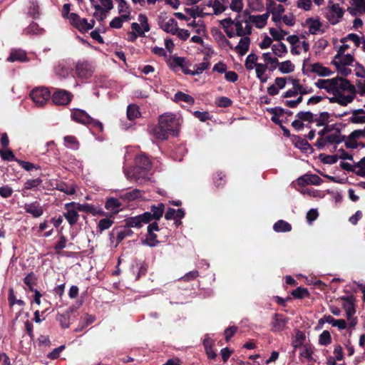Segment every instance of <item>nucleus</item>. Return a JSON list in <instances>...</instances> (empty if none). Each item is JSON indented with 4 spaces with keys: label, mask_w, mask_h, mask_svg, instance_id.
I'll list each match as a JSON object with an SVG mask.
<instances>
[{
    "label": "nucleus",
    "mask_w": 365,
    "mask_h": 365,
    "mask_svg": "<svg viewBox=\"0 0 365 365\" xmlns=\"http://www.w3.org/2000/svg\"><path fill=\"white\" fill-rule=\"evenodd\" d=\"M24 282L29 287L30 291H34V286L37 284V278L34 272H30L24 279Z\"/></svg>",
    "instance_id": "43"
},
{
    "label": "nucleus",
    "mask_w": 365,
    "mask_h": 365,
    "mask_svg": "<svg viewBox=\"0 0 365 365\" xmlns=\"http://www.w3.org/2000/svg\"><path fill=\"white\" fill-rule=\"evenodd\" d=\"M339 91H346L353 94H355L356 93L355 86L352 85L348 79L342 77H339Z\"/></svg>",
    "instance_id": "31"
},
{
    "label": "nucleus",
    "mask_w": 365,
    "mask_h": 365,
    "mask_svg": "<svg viewBox=\"0 0 365 365\" xmlns=\"http://www.w3.org/2000/svg\"><path fill=\"white\" fill-rule=\"evenodd\" d=\"M269 16V15L267 13L262 15H257V19L255 21L256 27L259 29L263 28L266 25Z\"/></svg>",
    "instance_id": "58"
},
{
    "label": "nucleus",
    "mask_w": 365,
    "mask_h": 365,
    "mask_svg": "<svg viewBox=\"0 0 365 365\" xmlns=\"http://www.w3.org/2000/svg\"><path fill=\"white\" fill-rule=\"evenodd\" d=\"M331 343V336L330 332L324 330L319 336V344L322 346H328Z\"/></svg>",
    "instance_id": "47"
},
{
    "label": "nucleus",
    "mask_w": 365,
    "mask_h": 365,
    "mask_svg": "<svg viewBox=\"0 0 365 365\" xmlns=\"http://www.w3.org/2000/svg\"><path fill=\"white\" fill-rule=\"evenodd\" d=\"M185 11L187 14L194 19H195L197 16L203 18L207 15V14L203 12V9L200 8L198 6H197L195 8H186Z\"/></svg>",
    "instance_id": "40"
},
{
    "label": "nucleus",
    "mask_w": 365,
    "mask_h": 365,
    "mask_svg": "<svg viewBox=\"0 0 365 365\" xmlns=\"http://www.w3.org/2000/svg\"><path fill=\"white\" fill-rule=\"evenodd\" d=\"M64 145L72 150H78L80 143L74 135H66L63 138Z\"/></svg>",
    "instance_id": "32"
},
{
    "label": "nucleus",
    "mask_w": 365,
    "mask_h": 365,
    "mask_svg": "<svg viewBox=\"0 0 365 365\" xmlns=\"http://www.w3.org/2000/svg\"><path fill=\"white\" fill-rule=\"evenodd\" d=\"M57 189L67 195H73L76 192V190L73 186H69L63 182L58 184Z\"/></svg>",
    "instance_id": "61"
},
{
    "label": "nucleus",
    "mask_w": 365,
    "mask_h": 365,
    "mask_svg": "<svg viewBox=\"0 0 365 365\" xmlns=\"http://www.w3.org/2000/svg\"><path fill=\"white\" fill-rule=\"evenodd\" d=\"M311 71L317 73L319 76H329L332 72L331 70L322 66L320 63H314L310 65Z\"/></svg>",
    "instance_id": "25"
},
{
    "label": "nucleus",
    "mask_w": 365,
    "mask_h": 365,
    "mask_svg": "<svg viewBox=\"0 0 365 365\" xmlns=\"http://www.w3.org/2000/svg\"><path fill=\"white\" fill-rule=\"evenodd\" d=\"M164 211L165 205L162 202L152 205L150 211L128 219L124 228L140 227L145 224H149L147 228H158L157 220L162 217Z\"/></svg>",
    "instance_id": "1"
},
{
    "label": "nucleus",
    "mask_w": 365,
    "mask_h": 365,
    "mask_svg": "<svg viewBox=\"0 0 365 365\" xmlns=\"http://www.w3.org/2000/svg\"><path fill=\"white\" fill-rule=\"evenodd\" d=\"M42 183V180L39 178L34 180H28L24 183V189L26 190H31L37 187Z\"/></svg>",
    "instance_id": "60"
},
{
    "label": "nucleus",
    "mask_w": 365,
    "mask_h": 365,
    "mask_svg": "<svg viewBox=\"0 0 365 365\" xmlns=\"http://www.w3.org/2000/svg\"><path fill=\"white\" fill-rule=\"evenodd\" d=\"M319 158L322 163H324L325 164L332 165L337 162V160L339 159V155H338L321 154L319 155Z\"/></svg>",
    "instance_id": "52"
},
{
    "label": "nucleus",
    "mask_w": 365,
    "mask_h": 365,
    "mask_svg": "<svg viewBox=\"0 0 365 365\" xmlns=\"http://www.w3.org/2000/svg\"><path fill=\"white\" fill-rule=\"evenodd\" d=\"M29 58L26 56V51L22 49H11L9 57L6 61L9 62H28Z\"/></svg>",
    "instance_id": "18"
},
{
    "label": "nucleus",
    "mask_w": 365,
    "mask_h": 365,
    "mask_svg": "<svg viewBox=\"0 0 365 365\" xmlns=\"http://www.w3.org/2000/svg\"><path fill=\"white\" fill-rule=\"evenodd\" d=\"M57 236L58 237V241L54 244L53 249L55 253L58 255L63 254V250L66 247L68 242V238L66 237L61 230L58 232Z\"/></svg>",
    "instance_id": "19"
},
{
    "label": "nucleus",
    "mask_w": 365,
    "mask_h": 365,
    "mask_svg": "<svg viewBox=\"0 0 365 365\" xmlns=\"http://www.w3.org/2000/svg\"><path fill=\"white\" fill-rule=\"evenodd\" d=\"M185 212L183 209H178L175 210L173 208H168L165 214V218L168 220H173L174 225L176 227H178L182 225L181 220L185 217Z\"/></svg>",
    "instance_id": "9"
},
{
    "label": "nucleus",
    "mask_w": 365,
    "mask_h": 365,
    "mask_svg": "<svg viewBox=\"0 0 365 365\" xmlns=\"http://www.w3.org/2000/svg\"><path fill=\"white\" fill-rule=\"evenodd\" d=\"M332 63L336 66L337 71L343 76L346 77L351 73L350 68H346V66H342L339 61H333Z\"/></svg>",
    "instance_id": "57"
},
{
    "label": "nucleus",
    "mask_w": 365,
    "mask_h": 365,
    "mask_svg": "<svg viewBox=\"0 0 365 365\" xmlns=\"http://www.w3.org/2000/svg\"><path fill=\"white\" fill-rule=\"evenodd\" d=\"M148 264L145 262L136 263L135 265H132L133 273L135 272V268H136L138 270L136 276V280L139 279L142 276L145 275L148 271Z\"/></svg>",
    "instance_id": "45"
},
{
    "label": "nucleus",
    "mask_w": 365,
    "mask_h": 365,
    "mask_svg": "<svg viewBox=\"0 0 365 365\" xmlns=\"http://www.w3.org/2000/svg\"><path fill=\"white\" fill-rule=\"evenodd\" d=\"M257 60L258 57L256 54H249L245 61V68L249 71L252 70L254 66L255 67V64L258 63H257Z\"/></svg>",
    "instance_id": "48"
},
{
    "label": "nucleus",
    "mask_w": 365,
    "mask_h": 365,
    "mask_svg": "<svg viewBox=\"0 0 365 365\" xmlns=\"http://www.w3.org/2000/svg\"><path fill=\"white\" fill-rule=\"evenodd\" d=\"M307 24H309V33L312 34H316L317 31L320 30L322 26L321 22L318 19H314L313 18H309L306 20Z\"/></svg>",
    "instance_id": "38"
},
{
    "label": "nucleus",
    "mask_w": 365,
    "mask_h": 365,
    "mask_svg": "<svg viewBox=\"0 0 365 365\" xmlns=\"http://www.w3.org/2000/svg\"><path fill=\"white\" fill-rule=\"evenodd\" d=\"M143 191L139 189H133L130 191L125 192L121 195V198L128 201H133L141 198L143 195Z\"/></svg>",
    "instance_id": "30"
},
{
    "label": "nucleus",
    "mask_w": 365,
    "mask_h": 365,
    "mask_svg": "<svg viewBox=\"0 0 365 365\" xmlns=\"http://www.w3.org/2000/svg\"><path fill=\"white\" fill-rule=\"evenodd\" d=\"M314 348L310 344H304L303 349L299 354V359L303 362V359L309 362H316V359L313 357Z\"/></svg>",
    "instance_id": "21"
},
{
    "label": "nucleus",
    "mask_w": 365,
    "mask_h": 365,
    "mask_svg": "<svg viewBox=\"0 0 365 365\" xmlns=\"http://www.w3.org/2000/svg\"><path fill=\"white\" fill-rule=\"evenodd\" d=\"M356 170L355 174L358 176L365 178V156L362 158L358 163H355Z\"/></svg>",
    "instance_id": "55"
},
{
    "label": "nucleus",
    "mask_w": 365,
    "mask_h": 365,
    "mask_svg": "<svg viewBox=\"0 0 365 365\" xmlns=\"http://www.w3.org/2000/svg\"><path fill=\"white\" fill-rule=\"evenodd\" d=\"M65 212H63V217L66 219L71 226L76 224L78 219V210L76 206H71L69 203L65 205Z\"/></svg>",
    "instance_id": "14"
},
{
    "label": "nucleus",
    "mask_w": 365,
    "mask_h": 365,
    "mask_svg": "<svg viewBox=\"0 0 365 365\" xmlns=\"http://www.w3.org/2000/svg\"><path fill=\"white\" fill-rule=\"evenodd\" d=\"M349 113L352 115L349 118V122L354 124L365 123V110L362 108L351 110L349 112H344L341 114H333L336 118H342Z\"/></svg>",
    "instance_id": "6"
},
{
    "label": "nucleus",
    "mask_w": 365,
    "mask_h": 365,
    "mask_svg": "<svg viewBox=\"0 0 365 365\" xmlns=\"http://www.w3.org/2000/svg\"><path fill=\"white\" fill-rule=\"evenodd\" d=\"M355 313H352L350 312H346V317L348 321V331L349 336L351 335L352 330L355 329L358 319L356 317H354Z\"/></svg>",
    "instance_id": "35"
},
{
    "label": "nucleus",
    "mask_w": 365,
    "mask_h": 365,
    "mask_svg": "<svg viewBox=\"0 0 365 365\" xmlns=\"http://www.w3.org/2000/svg\"><path fill=\"white\" fill-rule=\"evenodd\" d=\"M288 322L289 318L287 317L278 313L274 314L271 322V331L277 332L284 330Z\"/></svg>",
    "instance_id": "7"
},
{
    "label": "nucleus",
    "mask_w": 365,
    "mask_h": 365,
    "mask_svg": "<svg viewBox=\"0 0 365 365\" xmlns=\"http://www.w3.org/2000/svg\"><path fill=\"white\" fill-rule=\"evenodd\" d=\"M93 69L91 64L88 62L78 63L76 67L77 76L81 78H88L92 76Z\"/></svg>",
    "instance_id": "17"
},
{
    "label": "nucleus",
    "mask_w": 365,
    "mask_h": 365,
    "mask_svg": "<svg viewBox=\"0 0 365 365\" xmlns=\"http://www.w3.org/2000/svg\"><path fill=\"white\" fill-rule=\"evenodd\" d=\"M120 206L121 203L118 199L114 197L109 198L105 204V207L106 210L113 214H117L119 212V208Z\"/></svg>",
    "instance_id": "29"
},
{
    "label": "nucleus",
    "mask_w": 365,
    "mask_h": 365,
    "mask_svg": "<svg viewBox=\"0 0 365 365\" xmlns=\"http://www.w3.org/2000/svg\"><path fill=\"white\" fill-rule=\"evenodd\" d=\"M187 65H190V63H185V58L175 56L173 58L170 66L175 71H177V68L180 67L183 73L192 76L193 71L189 69Z\"/></svg>",
    "instance_id": "13"
},
{
    "label": "nucleus",
    "mask_w": 365,
    "mask_h": 365,
    "mask_svg": "<svg viewBox=\"0 0 365 365\" xmlns=\"http://www.w3.org/2000/svg\"><path fill=\"white\" fill-rule=\"evenodd\" d=\"M323 180L317 175L306 174L297 179V182L299 186H305L307 185H319Z\"/></svg>",
    "instance_id": "15"
},
{
    "label": "nucleus",
    "mask_w": 365,
    "mask_h": 365,
    "mask_svg": "<svg viewBox=\"0 0 365 365\" xmlns=\"http://www.w3.org/2000/svg\"><path fill=\"white\" fill-rule=\"evenodd\" d=\"M288 80L292 83L294 86V89L297 91V93H299L301 96H304L308 93H310L313 91L312 88H307L304 87L299 83V80L297 78H293L292 77H289Z\"/></svg>",
    "instance_id": "27"
},
{
    "label": "nucleus",
    "mask_w": 365,
    "mask_h": 365,
    "mask_svg": "<svg viewBox=\"0 0 365 365\" xmlns=\"http://www.w3.org/2000/svg\"><path fill=\"white\" fill-rule=\"evenodd\" d=\"M56 320L60 323L62 328H68L70 324V314L68 312L63 314L58 313Z\"/></svg>",
    "instance_id": "44"
},
{
    "label": "nucleus",
    "mask_w": 365,
    "mask_h": 365,
    "mask_svg": "<svg viewBox=\"0 0 365 365\" xmlns=\"http://www.w3.org/2000/svg\"><path fill=\"white\" fill-rule=\"evenodd\" d=\"M339 76L334 78L328 79V82L327 83V86L325 88V90L327 91V93H331L334 96H338V94H340L339 88Z\"/></svg>",
    "instance_id": "24"
},
{
    "label": "nucleus",
    "mask_w": 365,
    "mask_h": 365,
    "mask_svg": "<svg viewBox=\"0 0 365 365\" xmlns=\"http://www.w3.org/2000/svg\"><path fill=\"white\" fill-rule=\"evenodd\" d=\"M69 205H71V206H76L77 210L80 212L91 213L94 216L97 215H99L101 216L105 215V212L103 211L101 208H100L98 207H96L95 205H93L91 204H88V203L80 204L78 202H69Z\"/></svg>",
    "instance_id": "8"
},
{
    "label": "nucleus",
    "mask_w": 365,
    "mask_h": 365,
    "mask_svg": "<svg viewBox=\"0 0 365 365\" xmlns=\"http://www.w3.org/2000/svg\"><path fill=\"white\" fill-rule=\"evenodd\" d=\"M160 28L166 33L175 35L178 31V22L175 19H170L167 22L162 23L160 25Z\"/></svg>",
    "instance_id": "23"
},
{
    "label": "nucleus",
    "mask_w": 365,
    "mask_h": 365,
    "mask_svg": "<svg viewBox=\"0 0 365 365\" xmlns=\"http://www.w3.org/2000/svg\"><path fill=\"white\" fill-rule=\"evenodd\" d=\"M153 134L155 138L160 140H167L171 133L159 122L158 125L153 129Z\"/></svg>",
    "instance_id": "22"
},
{
    "label": "nucleus",
    "mask_w": 365,
    "mask_h": 365,
    "mask_svg": "<svg viewBox=\"0 0 365 365\" xmlns=\"http://www.w3.org/2000/svg\"><path fill=\"white\" fill-rule=\"evenodd\" d=\"M338 96H339V104L342 106H347L349 103H351L354 99V96H350V95L344 96L341 92H340V94H338Z\"/></svg>",
    "instance_id": "63"
},
{
    "label": "nucleus",
    "mask_w": 365,
    "mask_h": 365,
    "mask_svg": "<svg viewBox=\"0 0 365 365\" xmlns=\"http://www.w3.org/2000/svg\"><path fill=\"white\" fill-rule=\"evenodd\" d=\"M96 11L93 14V16L97 19L98 21H103L106 18V11L100 6L95 5Z\"/></svg>",
    "instance_id": "62"
},
{
    "label": "nucleus",
    "mask_w": 365,
    "mask_h": 365,
    "mask_svg": "<svg viewBox=\"0 0 365 365\" xmlns=\"http://www.w3.org/2000/svg\"><path fill=\"white\" fill-rule=\"evenodd\" d=\"M31 98L38 106H43L51 98V93L46 88H36L31 91Z\"/></svg>",
    "instance_id": "2"
},
{
    "label": "nucleus",
    "mask_w": 365,
    "mask_h": 365,
    "mask_svg": "<svg viewBox=\"0 0 365 365\" xmlns=\"http://www.w3.org/2000/svg\"><path fill=\"white\" fill-rule=\"evenodd\" d=\"M135 163L134 174L140 176H144L145 173L152 167L151 161L148 156L143 154L139 155L135 158Z\"/></svg>",
    "instance_id": "3"
},
{
    "label": "nucleus",
    "mask_w": 365,
    "mask_h": 365,
    "mask_svg": "<svg viewBox=\"0 0 365 365\" xmlns=\"http://www.w3.org/2000/svg\"><path fill=\"white\" fill-rule=\"evenodd\" d=\"M331 114L328 112H321L318 117L314 118V122L316 123L317 126H323L329 122Z\"/></svg>",
    "instance_id": "36"
},
{
    "label": "nucleus",
    "mask_w": 365,
    "mask_h": 365,
    "mask_svg": "<svg viewBox=\"0 0 365 365\" xmlns=\"http://www.w3.org/2000/svg\"><path fill=\"white\" fill-rule=\"evenodd\" d=\"M17 163L26 171H30L33 169L39 170L41 167L38 165L34 164L29 161L22 160H16Z\"/></svg>",
    "instance_id": "51"
},
{
    "label": "nucleus",
    "mask_w": 365,
    "mask_h": 365,
    "mask_svg": "<svg viewBox=\"0 0 365 365\" xmlns=\"http://www.w3.org/2000/svg\"><path fill=\"white\" fill-rule=\"evenodd\" d=\"M24 208L26 212L32 215L34 217H40L43 212L42 207L38 202L26 203Z\"/></svg>",
    "instance_id": "20"
},
{
    "label": "nucleus",
    "mask_w": 365,
    "mask_h": 365,
    "mask_svg": "<svg viewBox=\"0 0 365 365\" xmlns=\"http://www.w3.org/2000/svg\"><path fill=\"white\" fill-rule=\"evenodd\" d=\"M140 115L139 108L135 104H130L127 108V117L130 120H133Z\"/></svg>",
    "instance_id": "37"
},
{
    "label": "nucleus",
    "mask_w": 365,
    "mask_h": 365,
    "mask_svg": "<svg viewBox=\"0 0 365 365\" xmlns=\"http://www.w3.org/2000/svg\"><path fill=\"white\" fill-rule=\"evenodd\" d=\"M160 230H148V234L145 240V243L150 247L155 246L159 241L157 240V235L153 231H159Z\"/></svg>",
    "instance_id": "41"
},
{
    "label": "nucleus",
    "mask_w": 365,
    "mask_h": 365,
    "mask_svg": "<svg viewBox=\"0 0 365 365\" xmlns=\"http://www.w3.org/2000/svg\"><path fill=\"white\" fill-rule=\"evenodd\" d=\"M174 100L175 102L183 101L189 105H192L195 103V99L192 96L182 91H178L175 94Z\"/></svg>",
    "instance_id": "33"
},
{
    "label": "nucleus",
    "mask_w": 365,
    "mask_h": 365,
    "mask_svg": "<svg viewBox=\"0 0 365 365\" xmlns=\"http://www.w3.org/2000/svg\"><path fill=\"white\" fill-rule=\"evenodd\" d=\"M227 6L223 5L220 3V0H215L213 2V9L214 14L215 15H218L222 12H224L227 9Z\"/></svg>",
    "instance_id": "64"
},
{
    "label": "nucleus",
    "mask_w": 365,
    "mask_h": 365,
    "mask_svg": "<svg viewBox=\"0 0 365 365\" xmlns=\"http://www.w3.org/2000/svg\"><path fill=\"white\" fill-rule=\"evenodd\" d=\"M294 138L297 140L295 146L300 149L302 152L312 153L313 151L312 145L306 140L298 135H294Z\"/></svg>",
    "instance_id": "28"
},
{
    "label": "nucleus",
    "mask_w": 365,
    "mask_h": 365,
    "mask_svg": "<svg viewBox=\"0 0 365 365\" xmlns=\"http://www.w3.org/2000/svg\"><path fill=\"white\" fill-rule=\"evenodd\" d=\"M296 117H297L302 121L314 123V115L310 111H300L297 114Z\"/></svg>",
    "instance_id": "50"
},
{
    "label": "nucleus",
    "mask_w": 365,
    "mask_h": 365,
    "mask_svg": "<svg viewBox=\"0 0 365 365\" xmlns=\"http://www.w3.org/2000/svg\"><path fill=\"white\" fill-rule=\"evenodd\" d=\"M159 122L171 133V135H178L179 123L175 115H161L160 117Z\"/></svg>",
    "instance_id": "4"
},
{
    "label": "nucleus",
    "mask_w": 365,
    "mask_h": 365,
    "mask_svg": "<svg viewBox=\"0 0 365 365\" xmlns=\"http://www.w3.org/2000/svg\"><path fill=\"white\" fill-rule=\"evenodd\" d=\"M73 94L66 90L57 89L52 95L51 99L53 103L59 106L68 105L73 98Z\"/></svg>",
    "instance_id": "5"
},
{
    "label": "nucleus",
    "mask_w": 365,
    "mask_h": 365,
    "mask_svg": "<svg viewBox=\"0 0 365 365\" xmlns=\"http://www.w3.org/2000/svg\"><path fill=\"white\" fill-rule=\"evenodd\" d=\"M305 340V334L301 331H297L294 338L292 341V345L294 347V351H296L297 349L304 346V341Z\"/></svg>",
    "instance_id": "34"
},
{
    "label": "nucleus",
    "mask_w": 365,
    "mask_h": 365,
    "mask_svg": "<svg viewBox=\"0 0 365 365\" xmlns=\"http://www.w3.org/2000/svg\"><path fill=\"white\" fill-rule=\"evenodd\" d=\"M292 296L295 299H304L309 296V292L307 288L298 287L291 292Z\"/></svg>",
    "instance_id": "42"
},
{
    "label": "nucleus",
    "mask_w": 365,
    "mask_h": 365,
    "mask_svg": "<svg viewBox=\"0 0 365 365\" xmlns=\"http://www.w3.org/2000/svg\"><path fill=\"white\" fill-rule=\"evenodd\" d=\"M348 40L353 41L356 47H359L360 46V43H361L360 38L356 34H349L346 37L341 38L340 41L341 43H345Z\"/></svg>",
    "instance_id": "59"
},
{
    "label": "nucleus",
    "mask_w": 365,
    "mask_h": 365,
    "mask_svg": "<svg viewBox=\"0 0 365 365\" xmlns=\"http://www.w3.org/2000/svg\"><path fill=\"white\" fill-rule=\"evenodd\" d=\"M326 140L329 144H339L346 140V135L341 133V128L335 130V133L326 136Z\"/></svg>",
    "instance_id": "26"
},
{
    "label": "nucleus",
    "mask_w": 365,
    "mask_h": 365,
    "mask_svg": "<svg viewBox=\"0 0 365 365\" xmlns=\"http://www.w3.org/2000/svg\"><path fill=\"white\" fill-rule=\"evenodd\" d=\"M294 65L291 62V61L287 60L280 63L279 71L282 73H290L294 71Z\"/></svg>",
    "instance_id": "46"
},
{
    "label": "nucleus",
    "mask_w": 365,
    "mask_h": 365,
    "mask_svg": "<svg viewBox=\"0 0 365 365\" xmlns=\"http://www.w3.org/2000/svg\"><path fill=\"white\" fill-rule=\"evenodd\" d=\"M338 123H334L331 125H329L328 123L323 125L324 128L322 129L318 132V135L319 136L326 135L327 133H331L332 131L336 130L338 128H339Z\"/></svg>",
    "instance_id": "54"
},
{
    "label": "nucleus",
    "mask_w": 365,
    "mask_h": 365,
    "mask_svg": "<svg viewBox=\"0 0 365 365\" xmlns=\"http://www.w3.org/2000/svg\"><path fill=\"white\" fill-rule=\"evenodd\" d=\"M250 38L249 36H243L240 40L239 43L233 48L229 41H227V44L231 49H235L240 56H244L249 51L250 45Z\"/></svg>",
    "instance_id": "16"
},
{
    "label": "nucleus",
    "mask_w": 365,
    "mask_h": 365,
    "mask_svg": "<svg viewBox=\"0 0 365 365\" xmlns=\"http://www.w3.org/2000/svg\"><path fill=\"white\" fill-rule=\"evenodd\" d=\"M272 50L274 55L282 57L287 53V48L284 43H279L278 44H274L272 46Z\"/></svg>",
    "instance_id": "39"
},
{
    "label": "nucleus",
    "mask_w": 365,
    "mask_h": 365,
    "mask_svg": "<svg viewBox=\"0 0 365 365\" xmlns=\"http://www.w3.org/2000/svg\"><path fill=\"white\" fill-rule=\"evenodd\" d=\"M0 157L4 161H16L18 160L11 150L0 149Z\"/></svg>",
    "instance_id": "49"
},
{
    "label": "nucleus",
    "mask_w": 365,
    "mask_h": 365,
    "mask_svg": "<svg viewBox=\"0 0 365 365\" xmlns=\"http://www.w3.org/2000/svg\"><path fill=\"white\" fill-rule=\"evenodd\" d=\"M69 20L71 24L81 33L84 34L88 31L87 29L88 20L86 19H81L78 14L71 13Z\"/></svg>",
    "instance_id": "10"
},
{
    "label": "nucleus",
    "mask_w": 365,
    "mask_h": 365,
    "mask_svg": "<svg viewBox=\"0 0 365 365\" xmlns=\"http://www.w3.org/2000/svg\"><path fill=\"white\" fill-rule=\"evenodd\" d=\"M344 14V11L338 4H332L329 12L327 14V19L332 25H334L339 23Z\"/></svg>",
    "instance_id": "11"
},
{
    "label": "nucleus",
    "mask_w": 365,
    "mask_h": 365,
    "mask_svg": "<svg viewBox=\"0 0 365 365\" xmlns=\"http://www.w3.org/2000/svg\"><path fill=\"white\" fill-rule=\"evenodd\" d=\"M71 119L84 125H89V120H91V117L83 110L79 108H74L71 110Z\"/></svg>",
    "instance_id": "12"
},
{
    "label": "nucleus",
    "mask_w": 365,
    "mask_h": 365,
    "mask_svg": "<svg viewBox=\"0 0 365 365\" xmlns=\"http://www.w3.org/2000/svg\"><path fill=\"white\" fill-rule=\"evenodd\" d=\"M213 180L217 187L223 186L226 182L225 175H224L222 172H217L214 174Z\"/></svg>",
    "instance_id": "56"
},
{
    "label": "nucleus",
    "mask_w": 365,
    "mask_h": 365,
    "mask_svg": "<svg viewBox=\"0 0 365 365\" xmlns=\"http://www.w3.org/2000/svg\"><path fill=\"white\" fill-rule=\"evenodd\" d=\"M215 104L220 108H227L232 106V101L227 97L220 96L216 99Z\"/></svg>",
    "instance_id": "53"
}]
</instances>
